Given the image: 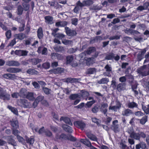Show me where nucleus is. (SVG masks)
Instances as JSON below:
<instances>
[{
  "instance_id": "e2e57ef3",
  "label": "nucleus",
  "mask_w": 149,
  "mask_h": 149,
  "mask_svg": "<svg viewBox=\"0 0 149 149\" xmlns=\"http://www.w3.org/2000/svg\"><path fill=\"white\" fill-rule=\"evenodd\" d=\"M63 92L67 95L69 94L71 91V90L68 88H63Z\"/></svg>"
},
{
  "instance_id": "ea45409f",
  "label": "nucleus",
  "mask_w": 149,
  "mask_h": 149,
  "mask_svg": "<svg viewBox=\"0 0 149 149\" xmlns=\"http://www.w3.org/2000/svg\"><path fill=\"white\" fill-rule=\"evenodd\" d=\"M23 11V9L21 5L18 6L17 8V14L19 15H21L22 14Z\"/></svg>"
},
{
  "instance_id": "4d7b16f0",
  "label": "nucleus",
  "mask_w": 149,
  "mask_h": 149,
  "mask_svg": "<svg viewBox=\"0 0 149 149\" xmlns=\"http://www.w3.org/2000/svg\"><path fill=\"white\" fill-rule=\"evenodd\" d=\"M96 70L95 68H90L88 69L87 70V72L89 74H93L95 73Z\"/></svg>"
},
{
  "instance_id": "39448f33",
  "label": "nucleus",
  "mask_w": 149,
  "mask_h": 149,
  "mask_svg": "<svg viewBox=\"0 0 149 149\" xmlns=\"http://www.w3.org/2000/svg\"><path fill=\"white\" fill-rule=\"evenodd\" d=\"M131 84L132 87V91L134 92L135 96L138 95L139 92L138 91L136 90L138 84L137 82L136 81H134V80L131 82Z\"/></svg>"
},
{
  "instance_id": "a19ab883",
  "label": "nucleus",
  "mask_w": 149,
  "mask_h": 149,
  "mask_svg": "<svg viewBox=\"0 0 149 149\" xmlns=\"http://www.w3.org/2000/svg\"><path fill=\"white\" fill-rule=\"evenodd\" d=\"M86 52H84L80 54V56L81 57V58H84V60H86V61H90L92 59V58H86L85 57L86 56Z\"/></svg>"
},
{
  "instance_id": "49530a36",
  "label": "nucleus",
  "mask_w": 149,
  "mask_h": 149,
  "mask_svg": "<svg viewBox=\"0 0 149 149\" xmlns=\"http://www.w3.org/2000/svg\"><path fill=\"white\" fill-rule=\"evenodd\" d=\"M142 109L143 110L146 114H148L149 113V107H146V106L142 105Z\"/></svg>"
},
{
  "instance_id": "b1692460",
  "label": "nucleus",
  "mask_w": 149,
  "mask_h": 149,
  "mask_svg": "<svg viewBox=\"0 0 149 149\" xmlns=\"http://www.w3.org/2000/svg\"><path fill=\"white\" fill-rule=\"evenodd\" d=\"M45 22L48 24H52L54 23L53 18L52 16H47L45 17Z\"/></svg>"
},
{
  "instance_id": "8fccbe9b",
  "label": "nucleus",
  "mask_w": 149,
  "mask_h": 149,
  "mask_svg": "<svg viewBox=\"0 0 149 149\" xmlns=\"http://www.w3.org/2000/svg\"><path fill=\"white\" fill-rule=\"evenodd\" d=\"M44 99V97L42 95H40L38 96L35 100H36L38 103L40 102H41L42 100Z\"/></svg>"
},
{
  "instance_id": "20e7f679",
  "label": "nucleus",
  "mask_w": 149,
  "mask_h": 149,
  "mask_svg": "<svg viewBox=\"0 0 149 149\" xmlns=\"http://www.w3.org/2000/svg\"><path fill=\"white\" fill-rule=\"evenodd\" d=\"M104 68L105 69L106 72L103 73L104 76L108 77H111V73L112 72V68L110 65L107 64L104 67Z\"/></svg>"
},
{
  "instance_id": "ddd939ff",
  "label": "nucleus",
  "mask_w": 149,
  "mask_h": 149,
  "mask_svg": "<svg viewBox=\"0 0 149 149\" xmlns=\"http://www.w3.org/2000/svg\"><path fill=\"white\" fill-rule=\"evenodd\" d=\"M133 114V111L129 109H125L122 112V115L123 116H129Z\"/></svg>"
},
{
  "instance_id": "473e14b6",
  "label": "nucleus",
  "mask_w": 149,
  "mask_h": 149,
  "mask_svg": "<svg viewBox=\"0 0 149 149\" xmlns=\"http://www.w3.org/2000/svg\"><path fill=\"white\" fill-rule=\"evenodd\" d=\"M25 139L26 141V142L28 143L29 144L32 145L34 143V139L32 138H29L28 137L26 136L25 137Z\"/></svg>"
},
{
  "instance_id": "864d4df0",
  "label": "nucleus",
  "mask_w": 149,
  "mask_h": 149,
  "mask_svg": "<svg viewBox=\"0 0 149 149\" xmlns=\"http://www.w3.org/2000/svg\"><path fill=\"white\" fill-rule=\"evenodd\" d=\"M27 3H23L22 6L24 7V9L25 11L28 10L29 8V5L27 4Z\"/></svg>"
},
{
  "instance_id": "6e6d98bb",
  "label": "nucleus",
  "mask_w": 149,
  "mask_h": 149,
  "mask_svg": "<svg viewBox=\"0 0 149 149\" xmlns=\"http://www.w3.org/2000/svg\"><path fill=\"white\" fill-rule=\"evenodd\" d=\"M30 127L32 130L33 131L36 132H37L38 130V128L37 126H34L32 124H30Z\"/></svg>"
},
{
  "instance_id": "052dcab7",
  "label": "nucleus",
  "mask_w": 149,
  "mask_h": 149,
  "mask_svg": "<svg viewBox=\"0 0 149 149\" xmlns=\"http://www.w3.org/2000/svg\"><path fill=\"white\" fill-rule=\"evenodd\" d=\"M5 35L7 39H9L11 36V31L10 30H8L6 32Z\"/></svg>"
},
{
  "instance_id": "79ce46f5",
  "label": "nucleus",
  "mask_w": 149,
  "mask_h": 149,
  "mask_svg": "<svg viewBox=\"0 0 149 149\" xmlns=\"http://www.w3.org/2000/svg\"><path fill=\"white\" fill-rule=\"evenodd\" d=\"M8 107L16 115H17L18 113V111L17 109L10 106H8Z\"/></svg>"
},
{
  "instance_id": "9d476101",
  "label": "nucleus",
  "mask_w": 149,
  "mask_h": 149,
  "mask_svg": "<svg viewBox=\"0 0 149 149\" xmlns=\"http://www.w3.org/2000/svg\"><path fill=\"white\" fill-rule=\"evenodd\" d=\"M116 105L112 106H110L109 107V110H111L115 111H116L119 110L121 107V104L118 101H116Z\"/></svg>"
},
{
  "instance_id": "69168bd1",
  "label": "nucleus",
  "mask_w": 149,
  "mask_h": 149,
  "mask_svg": "<svg viewBox=\"0 0 149 149\" xmlns=\"http://www.w3.org/2000/svg\"><path fill=\"white\" fill-rule=\"evenodd\" d=\"M98 110L99 108L97 106H95L92 109V111L93 113H97Z\"/></svg>"
},
{
  "instance_id": "412c9836",
  "label": "nucleus",
  "mask_w": 149,
  "mask_h": 149,
  "mask_svg": "<svg viewBox=\"0 0 149 149\" xmlns=\"http://www.w3.org/2000/svg\"><path fill=\"white\" fill-rule=\"evenodd\" d=\"M126 84L124 83H121L118 84L117 86V89L119 91H123L125 89Z\"/></svg>"
},
{
  "instance_id": "13d9d810",
  "label": "nucleus",
  "mask_w": 149,
  "mask_h": 149,
  "mask_svg": "<svg viewBox=\"0 0 149 149\" xmlns=\"http://www.w3.org/2000/svg\"><path fill=\"white\" fill-rule=\"evenodd\" d=\"M95 100H92L91 101L88 102L86 104V105L88 107H91L92 105L95 103Z\"/></svg>"
},
{
  "instance_id": "423d86ee",
  "label": "nucleus",
  "mask_w": 149,
  "mask_h": 149,
  "mask_svg": "<svg viewBox=\"0 0 149 149\" xmlns=\"http://www.w3.org/2000/svg\"><path fill=\"white\" fill-rule=\"evenodd\" d=\"M118 121L117 120H114L112 125L111 126V128L115 132H117L120 131L119 125L118 124Z\"/></svg>"
},
{
  "instance_id": "aec40b11",
  "label": "nucleus",
  "mask_w": 149,
  "mask_h": 149,
  "mask_svg": "<svg viewBox=\"0 0 149 149\" xmlns=\"http://www.w3.org/2000/svg\"><path fill=\"white\" fill-rule=\"evenodd\" d=\"M28 92L24 88H22L19 92V96L22 97H26Z\"/></svg>"
},
{
  "instance_id": "a211bd4d",
  "label": "nucleus",
  "mask_w": 149,
  "mask_h": 149,
  "mask_svg": "<svg viewBox=\"0 0 149 149\" xmlns=\"http://www.w3.org/2000/svg\"><path fill=\"white\" fill-rule=\"evenodd\" d=\"M124 31L125 33L128 34H137L139 33V32H138L137 31L135 30H133L130 29H126Z\"/></svg>"
},
{
  "instance_id": "c85d7f7f",
  "label": "nucleus",
  "mask_w": 149,
  "mask_h": 149,
  "mask_svg": "<svg viewBox=\"0 0 149 149\" xmlns=\"http://www.w3.org/2000/svg\"><path fill=\"white\" fill-rule=\"evenodd\" d=\"M62 127L65 131L70 133L72 132V130L71 127L65 125H63Z\"/></svg>"
},
{
  "instance_id": "e433bc0d",
  "label": "nucleus",
  "mask_w": 149,
  "mask_h": 149,
  "mask_svg": "<svg viewBox=\"0 0 149 149\" xmlns=\"http://www.w3.org/2000/svg\"><path fill=\"white\" fill-rule=\"evenodd\" d=\"M42 61L40 59L33 58L31 59V62L33 65H36L39 63L41 62Z\"/></svg>"
},
{
  "instance_id": "f3484780",
  "label": "nucleus",
  "mask_w": 149,
  "mask_h": 149,
  "mask_svg": "<svg viewBox=\"0 0 149 149\" xmlns=\"http://www.w3.org/2000/svg\"><path fill=\"white\" fill-rule=\"evenodd\" d=\"M63 81L70 83H73L77 82L78 81L79 79L73 78H68L63 79Z\"/></svg>"
},
{
  "instance_id": "0eeeda50",
  "label": "nucleus",
  "mask_w": 149,
  "mask_h": 149,
  "mask_svg": "<svg viewBox=\"0 0 149 149\" xmlns=\"http://www.w3.org/2000/svg\"><path fill=\"white\" fill-rule=\"evenodd\" d=\"M146 51V49L145 48L143 49H140L139 51L138 52V53L137 56L138 61H140L143 58L144 55Z\"/></svg>"
},
{
  "instance_id": "f704fd0d",
  "label": "nucleus",
  "mask_w": 149,
  "mask_h": 149,
  "mask_svg": "<svg viewBox=\"0 0 149 149\" xmlns=\"http://www.w3.org/2000/svg\"><path fill=\"white\" fill-rule=\"evenodd\" d=\"M71 100H75L77 98H80V96L78 94H72L69 97Z\"/></svg>"
},
{
  "instance_id": "a878e982",
  "label": "nucleus",
  "mask_w": 149,
  "mask_h": 149,
  "mask_svg": "<svg viewBox=\"0 0 149 149\" xmlns=\"http://www.w3.org/2000/svg\"><path fill=\"white\" fill-rule=\"evenodd\" d=\"M38 36V38L40 39L43 37V34L42 29L41 27H40L37 31Z\"/></svg>"
},
{
  "instance_id": "f03ea898",
  "label": "nucleus",
  "mask_w": 149,
  "mask_h": 149,
  "mask_svg": "<svg viewBox=\"0 0 149 149\" xmlns=\"http://www.w3.org/2000/svg\"><path fill=\"white\" fill-rule=\"evenodd\" d=\"M0 98L4 100H9L10 95L8 94L6 90L4 91L3 88L0 87Z\"/></svg>"
},
{
  "instance_id": "5fc2aeb1",
  "label": "nucleus",
  "mask_w": 149,
  "mask_h": 149,
  "mask_svg": "<svg viewBox=\"0 0 149 149\" xmlns=\"http://www.w3.org/2000/svg\"><path fill=\"white\" fill-rule=\"evenodd\" d=\"M93 3V1L91 0H88L84 1V4L85 6H89L92 4Z\"/></svg>"
},
{
  "instance_id": "c9c22d12",
  "label": "nucleus",
  "mask_w": 149,
  "mask_h": 149,
  "mask_svg": "<svg viewBox=\"0 0 149 149\" xmlns=\"http://www.w3.org/2000/svg\"><path fill=\"white\" fill-rule=\"evenodd\" d=\"M140 123L142 125H144L148 120V118L147 116H145L142 117V118L139 119Z\"/></svg>"
},
{
  "instance_id": "72a5a7b5",
  "label": "nucleus",
  "mask_w": 149,
  "mask_h": 149,
  "mask_svg": "<svg viewBox=\"0 0 149 149\" xmlns=\"http://www.w3.org/2000/svg\"><path fill=\"white\" fill-rule=\"evenodd\" d=\"M103 40L101 36H97L94 38L93 39H91L90 42L93 43L95 42H97Z\"/></svg>"
},
{
  "instance_id": "603ef678",
  "label": "nucleus",
  "mask_w": 149,
  "mask_h": 149,
  "mask_svg": "<svg viewBox=\"0 0 149 149\" xmlns=\"http://www.w3.org/2000/svg\"><path fill=\"white\" fill-rule=\"evenodd\" d=\"M65 36V35L63 34L58 33L56 34V36L54 37L62 39V38H64Z\"/></svg>"
},
{
  "instance_id": "4468645a",
  "label": "nucleus",
  "mask_w": 149,
  "mask_h": 149,
  "mask_svg": "<svg viewBox=\"0 0 149 149\" xmlns=\"http://www.w3.org/2000/svg\"><path fill=\"white\" fill-rule=\"evenodd\" d=\"M6 65L9 66H19L20 64L17 61H8L6 63Z\"/></svg>"
},
{
  "instance_id": "5701e85b",
  "label": "nucleus",
  "mask_w": 149,
  "mask_h": 149,
  "mask_svg": "<svg viewBox=\"0 0 149 149\" xmlns=\"http://www.w3.org/2000/svg\"><path fill=\"white\" fill-rule=\"evenodd\" d=\"M14 38H15V39L22 40L25 38L26 35L24 34L20 33L15 34L14 36Z\"/></svg>"
},
{
  "instance_id": "1a4fd4ad",
  "label": "nucleus",
  "mask_w": 149,
  "mask_h": 149,
  "mask_svg": "<svg viewBox=\"0 0 149 149\" xmlns=\"http://www.w3.org/2000/svg\"><path fill=\"white\" fill-rule=\"evenodd\" d=\"M128 132L130 135V137L133 138L136 140L139 139L140 136L139 133L134 132H133V130H129Z\"/></svg>"
},
{
  "instance_id": "6ab92c4d",
  "label": "nucleus",
  "mask_w": 149,
  "mask_h": 149,
  "mask_svg": "<svg viewBox=\"0 0 149 149\" xmlns=\"http://www.w3.org/2000/svg\"><path fill=\"white\" fill-rule=\"evenodd\" d=\"M127 106L129 108L133 109L134 108L138 107V104L134 102H130L127 104Z\"/></svg>"
},
{
  "instance_id": "cd10ccee",
  "label": "nucleus",
  "mask_w": 149,
  "mask_h": 149,
  "mask_svg": "<svg viewBox=\"0 0 149 149\" xmlns=\"http://www.w3.org/2000/svg\"><path fill=\"white\" fill-rule=\"evenodd\" d=\"M47 48L43 47H39L38 48V52L39 53L42 52V54H45L47 53Z\"/></svg>"
},
{
  "instance_id": "7c9ffc66",
  "label": "nucleus",
  "mask_w": 149,
  "mask_h": 149,
  "mask_svg": "<svg viewBox=\"0 0 149 149\" xmlns=\"http://www.w3.org/2000/svg\"><path fill=\"white\" fill-rule=\"evenodd\" d=\"M11 124L14 129H17L19 127L18 122L16 120L13 119L11 121Z\"/></svg>"
},
{
  "instance_id": "c756f323",
  "label": "nucleus",
  "mask_w": 149,
  "mask_h": 149,
  "mask_svg": "<svg viewBox=\"0 0 149 149\" xmlns=\"http://www.w3.org/2000/svg\"><path fill=\"white\" fill-rule=\"evenodd\" d=\"M109 82V79L107 78H104L97 81V83L99 84H106Z\"/></svg>"
},
{
  "instance_id": "2f4dec72",
  "label": "nucleus",
  "mask_w": 149,
  "mask_h": 149,
  "mask_svg": "<svg viewBox=\"0 0 149 149\" xmlns=\"http://www.w3.org/2000/svg\"><path fill=\"white\" fill-rule=\"evenodd\" d=\"M73 57L72 56H69L66 57V63L67 64H69L74 62Z\"/></svg>"
},
{
  "instance_id": "7ed1b4c3",
  "label": "nucleus",
  "mask_w": 149,
  "mask_h": 149,
  "mask_svg": "<svg viewBox=\"0 0 149 149\" xmlns=\"http://www.w3.org/2000/svg\"><path fill=\"white\" fill-rule=\"evenodd\" d=\"M19 105L24 108H30L31 104L27 100L25 99H20L19 101Z\"/></svg>"
},
{
  "instance_id": "37998d69",
  "label": "nucleus",
  "mask_w": 149,
  "mask_h": 149,
  "mask_svg": "<svg viewBox=\"0 0 149 149\" xmlns=\"http://www.w3.org/2000/svg\"><path fill=\"white\" fill-rule=\"evenodd\" d=\"M27 73L29 74H38V72L36 70L33 69H29L27 70Z\"/></svg>"
},
{
  "instance_id": "bb28decb",
  "label": "nucleus",
  "mask_w": 149,
  "mask_h": 149,
  "mask_svg": "<svg viewBox=\"0 0 149 149\" xmlns=\"http://www.w3.org/2000/svg\"><path fill=\"white\" fill-rule=\"evenodd\" d=\"M108 107V104L106 103H104L101 105V111L105 114L107 112V108Z\"/></svg>"
},
{
  "instance_id": "9b49d317",
  "label": "nucleus",
  "mask_w": 149,
  "mask_h": 149,
  "mask_svg": "<svg viewBox=\"0 0 149 149\" xmlns=\"http://www.w3.org/2000/svg\"><path fill=\"white\" fill-rule=\"evenodd\" d=\"M36 96V95L34 93L28 92L26 98L30 101H33L35 100Z\"/></svg>"
},
{
  "instance_id": "dca6fc26",
  "label": "nucleus",
  "mask_w": 149,
  "mask_h": 149,
  "mask_svg": "<svg viewBox=\"0 0 149 149\" xmlns=\"http://www.w3.org/2000/svg\"><path fill=\"white\" fill-rule=\"evenodd\" d=\"M21 69L20 68H9L6 70L7 72L12 73H16L19 72H21Z\"/></svg>"
},
{
  "instance_id": "09e8293b",
  "label": "nucleus",
  "mask_w": 149,
  "mask_h": 149,
  "mask_svg": "<svg viewBox=\"0 0 149 149\" xmlns=\"http://www.w3.org/2000/svg\"><path fill=\"white\" fill-rule=\"evenodd\" d=\"M91 119L93 122L96 123L98 126L100 125V121L99 119L95 117L92 118Z\"/></svg>"
},
{
  "instance_id": "393cba45",
  "label": "nucleus",
  "mask_w": 149,
  "mask_h": 149,
  "mask_svg": "<svg viewBox=\"0 0 149 149\" xmlns=\"http://www.w3.org/2000/svg\"><path fill=\"white\" fill-rule=\"evenodd\" d=\"M86 136L91 140L94 141H96L97 140V138L96 137L90 132L87 133Z\"/></svg>"
},
{
  "instance_id": "4be33fe9",
  "label": "nucleus",
  "mask_w": 149,
  "mask_h": 149,
  "mask_svg": "<svg viewBox=\"0 0 149 149\" xmlns=\"http://www.w3.org/2000/svg\"><path fill=\"white\" fill-rule=\"evenodd\" d=\"M62 120H63L65 123L70 125L72 126V125L70 119L69 118L62 117L60 119V121H61Z\"/></svg>"
},
{
  "instance_id": "f257e3e1",
  "label": "nucleus",
  "mask_w": 149,
  "mask_h": 149,
  "mask_svg": "<svg viewBox=\"0 0 149 149\" xmlns=\"http://www.w3.org/2000/svg\"><path fill=\"white\" fill-rule=\"evenodd\" d=\"M137 72L140 75L144 77L149 75V64L144 65L137 69Z\"/></svg>"
},
{
  "instance_id": "774afa93",
  "label": "nucleus",
  "mask_w": 149,
  "mask_h": 149,
  "mask_svg": "<svg viewBox=\"0 0 149 149\" xmlns=\"http://www.w3.org/2000/svg\"><path fill=\"white\" fill-rule=\"evenodd\" d=\"M145 58L146 59L144 61L143 63H145L146 62L149 61V52L145 55Z\"/></svg>"
},
{
  "instance_id": "de8ad7c7",
  "label": "nucleus",
  "mask_w": 149,
  "mask_h": 149,
  "mask_svg": "<svg viewBox=\"0 0 149 149\" xmlns=\"http://www.w3.org/2000/svg\"><path fill=\"white\" fill-rule=\"evenodd\" d=\"M95 50V49L94 47H91L88 48L87 50L86 53L87 54H90L91 53L94 52Z\"/></svg>"
},
{
  "instance_id": "0e129e2a",
  "label": "nucleus",
  "mask_w": 149,
  "mask_h": 149,
  "mask_svg": "<svg viewBox=\"0 0 149 149\" xmlns=\"http://www.w3.org/2000/svg\"><path fill=\"white\" fill-rule=\"evenodd\" d=\"M11 96L13 98H17L19 96V93L17 92L13 93L11 94Z\"/></svg>"
},
{
  "instance_id": "58836bf2",
  "label": "nucleus",
  "mask_w": 149,
  "mask_h": 149,
  "mask_svg": "<svg viewBox=\"0 0 149 149\" xmlns=\"http://www.w3.org/2000/svg\"><path fill=\"white\" fill-rule=\"evenodd\" d=\"M114 57V54L113 53H110L107 55L105 57V59L107 60L112 59Z\"/></svg>"
},
{
  "instance_id": "4c0bfd02",
  "label": "nucleus",
  "mask_w": 149,
  "mask_h": 149,
  "mask_svg": "<svg viewBox=\"0 0 149 149\" xmlns=\"http://www.w3.org/2000/svg\"><path fill=\"white\" fill-rule=\"evenodd\" d=\"M62 42L65 45H70L72 44V41L70 40L64 39L62 40Z\"/></svg>"
},
{
  "instance_id": "c03bdc74",
  "label": "nucleus",
  "mask_w": 149,
  "mask_h": 149,
  "mask_svg": "<svg viewBox=\"0 0 149 149\" xmlns=\"http://www.w3.org/2000/svg\"><path fill=\"white\" fill-rule=\"evenodd\" d=\"M17 138L19 142L21 143L22 144L24 145L25 144V140L23 138L19 135L17 136Z\"/></svg>"
},
{
  "instance_id": "2eb2a0df",
  "label": "nucleus",
  "mask_w": 149,
  "mask_h": 149,
  "mask_svg": "<svg viewBox=\"0 0 149 149\" xmlns=\"http://www.w3.org/2000/svg\"><path fill=\"white\" fill-rule=\"evenodd\" d=\"M65 29L67 35L69 36H72L76 34V32L75 31L71 30L68 27H65Z\"/></svg>"
},
{
  "instance_id": "680f3d73",
  "label": "nucleus",
  "mask_w": 149,
  "mask_h": 149,
  "mask_svg": "<svg viewBox=\"0 0 149 149\" xmlns=\"http://www.w3.org/2000/svg\"><path fill=\"white\" fill-rule=\"evenodd\" d=\"M50 66V64L48 63H45L42 64V67L45 69L49 68Z\"/></svg>"
},
{
  "instance_id": "bf43d9fd",
  "label": "nucleus",
  "mask_w": 149,
  "mask_h": 149,
  "mask_svg": "<svg viewBox=\"0 0 149 149\" xmlns=\"http://www.w3.org/2000/svg\"><path fill=\"white\" fill-rule=\"evenodd\" d=\"M134 114L136 116L141 117L143 115V113L141 111H137L134 112Z\"/></svg>"
},
{
  "instance_id": "f8f14e48",
  "label": "nucleus",
  "mask_w": 149,
  "mask_h": 149,
  "mask_svg": "<svg viewBox=\"0 0 149 149\" xmlns=\"http://www.w3.org/2000/svg\"><path fill=\"white\" fill-rule=\"evenodd\" d=\"M64 69L61 68H57L56 69L50 70L49 71L51 74H60L63 72Z\"/></svg>"
},
{
  "instance_id": "6e6552de",
  "label": "nucleus",
  "mask_w": 149,
  "mask_h": 149,
  "mask_svg": "<svg viewBox=\"0 0 149 149\" xmlns=\"http://www.w3.org/2000/svg\"><path fill=\"white\" fill-rule=\"evenodd\" d=\"M74 124L76 127L81 129V130H83L86 126V123L82 121L74 122Z\"/></svg>"
},
{
  "instance_id": "3c124183",
  "label": "nucleus",
  "mask_w": 149,
  "mask_h": 149,
  "mask_svg": "<svg viewBox=\"0 0 149 149\" xmlns=\"http://www.w3.org/2000/svg\"><path fill=\"white\" fill-rule=\"evenodd\" d=\"M42 90L43 92L46 94H50L51 91L50 89L46 87H43Z\"/></svg>"
},
{
  "instance_id": "a18cd8bd",
  "label": "nucleus",
  "mask_w": 149,
  "mask_h": 149,
  "mask_svg": "<svg viewBox=\"0 0 149 149\" xmlns=\"http://www.w3.org/2000/svg\"><path fill=\"white\" fill-rule=\"evenodd\" d=\"M81 93V96L84 98H85L86 100H87V97L89 95V93L87 91H82Z\"/></svg>"
},
{
  "instance_id": "338daca9",
  "label": "nucleus",
  "mask_w": 149,
  "mask_h": 149,
  "mask_svg": "<svg viewBox=\"0 0 149 149\" xmlns=\"http://www.w3.org/2000/svg\"><path fill=\"white\" fill-rule=\"evenodd\" d=\"M48 3L50 6L54 7L55 8L56 7V5L58 4L57 3H56L54 2L50 1H48Z\"/></svg>"
}]
</instances>
